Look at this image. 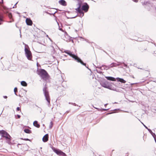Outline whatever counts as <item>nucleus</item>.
Segmentation results:
<instances>
[{
  "label": "nucleus",
  "mask_w": 156,
  "mask_h": 156,
  "mask_svg": "<svg viewBox=\"0 0 156 156\" xmlns=\"http://www.w3.org/2000/svg\"><path fill=\"white\" fill-rule=\"evenodd\" d=\"M62 52H65L67 53L68 55L74 58L75 60H76L78 62H80L82 65L85 66L87 68H88V67L86 66V63H84L77 56L75 55L74 54H73L70 51L64 50L63 51H62Z\"/></svg>",
  "instance_id": "1"
},
{
  "label": "nucleus",
  "mask_w": 156,
  "mask_h": 156,
  "mask_svg": "<svg viewBox=\"0 0 156 156\" xmlns=\"http://www.w3.org/2000/svg\"><path fill=\"white\" fill-rule=\"evenodd\" d=\"M0 134L2 137L5 138L6 142L7 143L9 144H10L11 143V137L6 132L3 130H0Z\"/></svg>",
  "instance_id": "2"
},
{
  "label": "nucleus",
  "mask_w": 156,
  "mask_h": 156,
  "mask_svg": "<svg viewBox=\"0 0 156 156\" xmlns=\"http://www.w3.org/2000/svg\"><path fill=\"white\" fill-rule=\"evenodd\" d=\"M37 74L44 80L47 78L48 74L47 72L44 69H41L37 71Z\"/></svg>",
  "instance_id": "3"
},
{
  "label": "nucleus",
  "mask_w": 156,
  "mask_h": 156,
  "mask_svg": "<svg viewBox=\"0 0 156 156\" xmlns=\"http://www.w3.org/2000/svg\"><path fill=\"white\" fill-rule=\"evenodd\" d=\"M43 91L45 98V99L48 102V105L49 106L50 104V98L48 92L47 90L46 87L45 86L43 88Z\"/></svg>",
  "instance_id": "4"
},
{
  "label": "nucleus",
  "mask_w": 156,
  "mask_h": 156,
  "mask_svg": "<svg viewBox=\"0 0 156 156\" xmlns=\"http://www.w3.org/2000/svg\"><path fill=\"white\" fill-rule=\"evenodd\" d=\"M101 85L104 87L108 89H109L112 90L114 91H118L116 89L113 87H112V86L109 84L108 83L107 81H105L104 82H102L101 83Z\"/></svg>",
  "instance_id": "5"
},
{
  "label": "nucleus",
  "mask_w": 156,
  "mask_h": 156,
  "mask_svg": "<svg viewBox=\"0 0 156 156\" xmlns=\"http://www.w3.org/2000/svg\"><path fill=\"white\" fill-rule=\"evenodd\" d=\"M25 51L26 55L27 58L29 60H31L32 58V54L30 51L27 48H25Z\"/></svg>",
  "instance_id": "6"
},
{
  "label": "nucleus",
  "mask_w": 156,
  "mask_h": 156,
  "mask_svg": "<svg viewBox=\"0 0 156 156\" xmlns=\"http://www.w3.org/2000/svg\"><path fill=\"white\" fill-rule=\"evenodd\" d=\"M53 151L58 155L60 156H66V155L64 153L60 150L54 149Z\"/></svg>",
  "instance_id": "7"
},
{
  "label": "nucleus",
  "mask_w": 156,
  "mask_h": 156,
  "mask_svg": "<svg viewBox=\"0 0 156 156\" xmlns=\"http://www.w3.org/2000/svg\"><path fill=\"white\" fill-rule=\"evenodd\" d=\"M89 7L87 3H85V4L83 5L82 7V9L85 12L87 11Z\"/></svg>",
  "instance_id": "8"
},
{
  "label": "nucleus",
  "mask_w": 156,
  "mask_h": 156,
  "mask_svg": "<svg viewBox=\"0 0 156 156\" xmlns=\"http://www.w3.org/2000/svg\"><path fill=\"white\" fill-rule=\"evenodd\" d=\"M120 65V63L119 62H117V63H112L109 65V66L108 68H110L114 67H116L117 66H119Z\"/></svg>",
  "instance_id": "9"
},
{
  "label": "nucleus",
  "mask_w": 156,
  "mask_h": 156,
  "mask_svg": "<svg viewBox=\"0 0 156 156\" xmlns=\"http://www.w3.org/2000/svg\"><path fill=\"white\" fill-rule=\"evenodd\" d=\"M58 2L60 4L63 6H66L67 5L66 2L64 0H60Z\"/></svg>",
  "instance_id": "10"
},
{
  "label": "nucleus",
  "mask_w": 156,
  "mask_h": 156,
  "mask_svg": "<svg viewBox=\"0 0 156 156\" xmlns=\"http://www.w3.org/2000/svg\"><path fill=\"white\" fill-rule=\"evenodd\" d=\"M43 141L45 142L48 141V134H46L42 138Z\"/></svg>",
  "instance_id": "11"
},
{
  "label": "nucleus",
  "mask_w": 156,
  "mask_h": 156,
  "mask_svg": "<svg viewBox=\"0 0 156 156\" xmlns=\"http://www.w3.org/2000/svg\"><path fill=\"white\" fill-rule=\"evenodd\" d=\"M27 24L28 25L31 26L32 24V21L29 19L27 18L26 20Z\"/></svg>",
  "instance_id": "12"
},
{
  "label": "nucleus",
  "mask_w": 156,
  "mask_h": 156,
  "mask_svg": "<svg viewBox=\"0 0 156 156\" xmlns=\"http://www.w3.org/2000/svg\"><path fill=\"white\" fill-rule=\"evenodd\" d=\"M33 125L34 126L37 127L39 128L40 127V125L38 124V122L37 121H35L33 122Z\"/></svg>",
  "instance_id": "13"
},
{
  "label": "nucleus",
  "mask_w": 156,
  "mask_h": 156,
  "mask_svg": "<svg viewBox=\"0 0 156 156\" xmlns=\"http://www.w3.org/2000/svg\"><path fill=\"white\" fill-rule=\"evenodd\" d=\"M106 78L108 80H111L112 81H114L115 80V79L113 77L111 76H106Z\"/></svg>",
  "instance_id": "14"
},
{
  "label": "nucleus",
  "mask_w": 156,
  "mask_h": 156,
  "mask_svg": "<svg viewBox=\"0 0 156 156\" xmlns=\"http://www.w3.org/2000/svg\"><path fill=\"white\" fill-rule=\"evenodd\" d=\"M117 79L118 81L122 83H125L126 82V81L123 79L118 78H117Z\"/></svg>",
  "instance_id": "15"
},
{
  "label": "nucleus",
  "mask_w": 156,
  "mask_h": 156,
  "mask_svg": "<svg viewBox=\"0 0 156 156\" xmlns=\"http://www.w3.org/2000/svg\"><path fill=\"white\" fill-rule=\"evenodd\" d=\"M24 131L25 133H31V131L28 129H25Z\"/></svg>",
  "instance_id": "16"
},
{
  "label": "nucleus",
  "mask_w": 156,
  "mask_h": 156,
  "mask_svg": "<svg viewBox=\"0 0 156 156\" xmlns=\"http://www.w3.org/2000/svg\"><path fill=\"white\" fill-rule=\"evenodd\" d=\"M78 2L77 4V5L78 6V7L80 8L82 2L81 0H78Z\"/></svg>",
  "instance_id": "17"
},
{
  "label": "nucleus",
  "mask_w": 156,
  "mask_h": 156,
  "mask_svg": "<svg viewBox=\"0 0 156 156\" xmlns=\"http://www.w3.org/2000/svg\"><path fill=\"white\" fill-rule=\"evenodd\" d=\"M21 85L23 86H27V83L25 81H22L21 83Z\"/></svg>",
  "instance_id": "18"
},
{
  "label": "nucleus",
  "mask_w": 156,
  "mask_h": 156,
  "mask_svg": "<svg viewBox=\"0 0 156 156\" xmlns=\"http://www.w3.org/2000/svg\"><path fill=\"white\" fill-rule=\"evenodd\" d=\"M79 13L83 12L80 9V8L78 7L77 8L75 9Z\"/></svg>",
  "instance_id": "19"
},
{
  "label": "nucleus",
  "mask_w": 156,
  "mask_h": 156,
  "mask_svg": "<svg viewBox=\"0 0 156 156\" xmlns=\"http://www.w3.org/2000/svg\"><path fill=\"white\" fill-rule=\"evenodd\" d=\"M151 134L154 138L155 142L156 143V136L155 134L153 132H152Z\"/></svg>",
  "instance_id": "20"
},
{
  "label": "nucleus",
  "mask_w": 156,
  "mask_h": 156,
  "mask_svg": "<svg viewBox=\"0 0 156 156\" xmlns=\"http://www.w3.org/2000/svg\"><path fill=\"white\" fill-rule=\"evenodd\" d=\"M109 66V65L108 66H102V67H104V69H106V70L110 68H108V67Z\"/></svg>",
  "instance_id": "21"
},
{
  "label": "nucleus",
  "mask_w": 156,
  "mask_h": 156,
  "mask_svg": "<svg viewBox=\"0 0 156 156\" xmlns=\"http://www.w3.org/2000/svg\"><path fill=\"white\" fill-rule=\"evenodd\" d=\"M53 123L52 121L50 123L49 128L50 129H51L53 126Z\"/></svg>",
  "instance_id": "22"
},
{
  "label": "nucleus",
  "mask_w": 156,
  "mask_h": 156,
  "mask_svg": "<svg viewBox=\"0 0 156 156\" xmlns=\"http://www.w3.org/2000/svg\"><path fill=\"white\" fill-rule=\"evenodd\" d=\"M79 14H80V15L79 16L80 17H82L84 15V13L83 12H82L80 13Z\"/></svg>",
  "instance_id": "23"
},
{
  "label": "nucleus",
  "mask_w": 156,
  "mask_h": 156,
  "mask_svg": "<svg viewBox=\"0 0 156 156\" xmlns=\"http://www.w3.org/2000/svg\"><path fill=\"white\" fill-rule=\"evenodd\" d=\"M51 47H52V48H53V51H52L51 53L52 54H54V53L55 52V49H54V48L53 46H51Z\"/></svg>",
  "instance_id": "24"
},
{
  "label": "nucleus",
  "mask_w": 156,
  "mask_h": 156,
  "mask_svg": "<svg viewBox=\"0 0 156 156\" xmlns=\"http://www.w3.org/2000/svg\"><path fill=\"white\" fill-rule=\"evenodd\" d=\"M14 93L16 95H17L16 93V92H17V89L16 87H15L14 88Z\"/></svg>",
  "instance_id": "25"
},
{
  "label": "nucleus",
  "mask_w": 156,
  "mask_h": 156,
  "mask_svg": "<svg viewBox=\"0 0 156 156\" xmlns=\"http://www.w3.org/2000/svg\"><path fill=\"white\" fill-rule=\"evenodd\" d=\"M8 16L10 19H11L12 17V15L11 13H9L8 14Z\"/></svg>",
  "instance_id": "26"
},
{
  "label": "nucleus",
  "mask_w": 156,
  "mask_h": 156,
  "mask_svg": "<svg viewBox=\"0 0 156 156\" xmlns=\"http://www.w3.org/2000/svg\"><path fill=\"white\" fill-rule=\"evenodd\" d=\"M66 83V82L65 81H63L62 82V86L63 87H65V88L66 87V85H64V86H63V84H64V83Z\"/></svg>",
  "instance_id": "27"
},
{
  "label": "nucleus",
  "mask_w": 156,
  "mask_h": 156,
  "mask_svg": "<svg viewBox=\"0 0 156 156\" xmlns=\"http://www.w3.org/2000/svg\"><path fill=\"white\" fill-rule=\"evenodd\" d=\"M21 139H22V140H29V141H30V140L28 139V138H24V139H23V138H21Z\"/></svg>",
  "instance_id": "28"
},
{
  "label": "nucleus",
  "mask_w": 156,
  "mask_h": 156,
  "mask_svg": "<svg viewBox=\"0 0 156 156\" xmlns=\"http://www.w3.org/2000/svg\"><path fill=\"white\" fill-rule=\"evenodd\" d=\"M147 129V130L149 131V132L151 133L152 132V131L151 130V129H148H148Z\"/></svg>",
  "instance_id": "29"
},
{
  "label": "nucleus",
  "mask_w": 156,
  "mask_h": 156,
  "mask_svg": "<svg viewBox=\"0 0 156 156\" xmlns=\"http://www.w3.org/2000/svg\"><path fill=\"white\" fill-rule=\"evenodd\" d=\"M69 104H71L73 105H74L75 106H76V104L75 103H70V102H69Z\"/></svg>",
  "instance_id": "30"
},
{
  "label": "nucleus",
  "mask_w": 156,
  "mask_h": 156,
  "mask_svg": "<svg viewBox=\"0 0 156 156\" xmlns=\"http://www.w3.org/2000/svg\"><path fill=\"white\" fill-rule=\"evenodd\" d=\"M2 21V17L0 15V22Z\"/></svg>",
  "instance_id": "31"
},
{
  "label": "nucleus",
  "mask_w": 156,
  "mask_h": 156,
  "mask_svg": "<svg viewBox=\"0 0 156 156\" xmlns=\"http://www.w3.org/2000/svg\"><path fill=\"white\" fill-rule=\"evenodd\" d=\"M141 123L143 124V126H144V127L146 129H148V128L147 126H146L145 125H144L143 123H142V122H141Z\"/></svg>",
  "instance_id": "32"
},
{
  "label": "nucleus",
  "mask_w": 156,
  "mask_h": 156,
  "mask_svg": "<svg viewBox=\"0 0 156 156\" xmlns=\"http://www.w3.org/2000/svg\"><path fill=\"white\" fill-rule=\"evenodd\" d=\"M18 2H17V3H16V4L14 5V6L13 7V8H16V5L17 4V3Z\"/></svg>",
  "instance_id": "33"
},
{
  "label": "nucleus",
  "mask_w": 156,
  "mask_h": 156,
  "mask_svg": "<svg viewBox=\"0 0 156 156\" xmlns=\"http://www.w3.org/2000/svg\"><path fill=\"white\" fill-rule=\"evenodd\" d=\"M20 110V108L19 107H17V108H16V110L17 111H19Z\"/></svg>",
  "instance_id": "34"
},
{
  "label": "nucleus",
  "mask_w": 156,
  "mask_h": 156,
  "mask_svg": "<svg viewBox=\"0 0 156 156\" xmlns=\"http://www.w3.org/2000/svg\"><path fill=\"white\" fill-rule=\"evenodd\" d=\"M102 109L103 110V111H107L108 109Z\"/></svg>",
  "instance_id": "35"
},
{
  "label": "nucleus",
  "mask_w": 156,
  "mask_h": 156,
  "mask_svg": "<svg viewBox=\"0 0 156 156\" xmlns=\"http://www.w3.org/2000/svg\"><path fill=\"white\" fill-rule=\"evenodd\" d=\"M59 30H60L61 31H62V32H64V31L63 30L62 28H59Z\"/></svg>",
  "instance_id": "36"
},
{
  "label": "nucleus",
  "mask_w": 156,
  "mask_h": 156,
  "mask_svg": "<svg viewBox=\"0 0 156 156\" xmlns=\"http://www.w3.org/2000/svg\"><path fill=\"white\" fill-rule=\"evenodd\" d=\"M133 1L135 2H138V0H133Z\"/></svg>",
  "instance_id": "37"
},
{
  "label": "nucleus",
  "mask_w": 156,
  "mask_h": 156,
  "mask_svg": "<svg viewBox=\"0 0 156 156\" xmlns=\"http://www.w3.org/2000/svg\"><path fill=\"white\" fill-rule=\"evenodd\" d=\"M17 116L18 118H20V115H17Z\"/></svg>",
  "instance_id": "38"
},
{
  "label": "nucleus",
  "mask_w": 156,
  "mask_h": 156,
  "mask_svg": "<svg viewBox=\"0 0 156 156\" xmlns=\"http://www.w3.org/2000/svg\"><path fill=\"white\" fill-rule=\"evenodd\" d=\"M3 98H7V97L6 96H3Z\"/></svg>",
  "instance_id": "39"
},
{
  "label": "nucleus",
  "mask_w": 156,
  "mask_h": 156,
  "mask_svg": "<svg viewBox=\"0 0 156 156\" xmlns=\"http://www.w3.org/2000/svg\"><path fill=\"white\" fill-rule=\"evenodd\" d=\"M123 64H124V66H125V67H127V65L126 64H125L124 63H123Z\"/></svg>",
  "instance_id": "40"
},
{
  "label": "nucleus",
  "mask_w": 156,
  "mask_h": 156,
  "mask_svg": "<svg viewBox=\"0 0 156 156\" xmlns=\"http://www.w3.org/2000/svg\"><path fill=\"white\" fill-rule=\"evenodd\" d=\"M46 37H48V38H49V36H48V35H47L46 36Z\"/></svg>",
  "instance_id": "41"
},
{
  "label": "nucleus",
  "mask_w": 156,
  "mask_h": 156,
  "mask_svg": "<svg viewBox=\"0 0 156 156\" xmlns=\"http://www.w3.org/2000/svg\"><path fill=\"white\" fill-rule=\"evenodd\" d=\"M48 38L51 41H52V40H51V38L49 37V38Z\"/></svg>",
  "instance_id": "42"
},
{
  "label": "nucleus",
  "mask_w": 156,
  "mask_h": 156,
  "mask_svg": "<svg viewBox=\"0 0 156 156\" xmlns=\"http://www.w3.org/2000/svg\"><path fill=\"white\" fill-rule=\"evenodd\" d=\"M77 16H75V17H72V18H75V17H76Z\"/></svg>",
  "instance_id": "43"
},
{
  "label": "nucleus",
  "mask_w": 156,
  "mask_h": 156,
  "mask_svg": "<svg viewBox=\"0 0 156 156\" xmlns=\"http://www.w3.org/2000/svg\"><path fill=\"white\" fill-rule=\"evenodd\" d=\"M84 40H85V41H86L87 42H88V40H86V39H84Z\"/></svg>",
  "instance_id": "44"
},
{
  "label": "nucleus",
  "mask_w": 156,
  "mask_h": 156,
  "mask_svg": "<svg viewBox=\"0 0 156 156\" xmlns=\"http://www.w3.org/2000/svg\"><path fill=\"white\" fill-rule=\"evenodd\" d=\"M107 104H105V106H106L107 105Z\"/></svg>",
  "instance_id": "45"
},
{
  "label": "nucleus",
  "mask_w": 156,
  "mask_h": 156,
  "mask_svg": "<svg viewBox=\"0 0 156 156\" xmlns=\"http://www.w3.org/2000/svg\"><path fill=\"white\" fill-rule=\"evenodd\" d=\"M112 113H108V114H111Z\"/></svg>",
  "instance_id": "46"
},
{
  "label": "nucleus",
  "mask_w": 156,
  "mask_h": 156,
  "mask_svg": "<svg viewBox=\"0 0 156 156\" xmlns=\"http://www.w3.org/2000/svg\"><path fill=\"white\" fill-rule=\"evenodd\" d=\"M96 108V109H98H98H98V108Z\"/></svg>",
  "instance_id": "47"
},
{
  "label": "nucleus",
  "mask_w": 156,
  "mask_h": 156,
  "mask_svg": "<svg viewBox=\"0 0 156 156\" xmlns=\"http://www.w3.org/2000/svg\"><path fill=\"white\" fill-rule=\"evenodd\" d=\"M56 11L55 12L53 13V14H55V13H56Z\"/></svg>",
  "instance_id": "48"
},
{
  "label": "nucleus",
  "mask_w": 156,
  "mask_h": 156,
  "mask_svg": "<svg viewBox=\"0 0 156 156\" xmlns=\"http://www.w3.org/2000/svg\"><path fill=\"white\" fill-rule=\"evenodd\" d=\"M2 0V3H3V0Z\"/></svg>",
  "instance_id": "49"
},
{
  "label": "nucleus",
  "mask_w": 156,
  "mask_h": 156,
  "mask_svg": "<svg viewBox=\"0 0 156 156\" xmlns=\"http://www.w3.org/2000/svg\"><path fill=\"white\" fill-rule=\"evenodd\" d=\"M81 38H82V39H84V38H82L81 37Z\"/></svg>",
  "instance_id": "50"
},
{
  "label": "nucleus",
  "mask_w": 156,
  "mask_h": 156,
  "mask_svg": "<svg viewBox=\"0 0 156 156\" xmlns=\"http://www.w3.org/2000/svg\"><path fill=\"white\" fill-rule=\"evenodd\" d=\"M1 24V23H0V24Z\"/></svg>",
  "instance_id": "51"
}]
</instances>
